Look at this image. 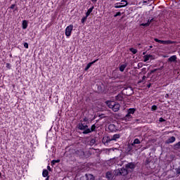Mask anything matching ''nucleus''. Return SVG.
Returning <instances> with one entry per match:
<instances>
[{
	"mask_svg": "<svg viewBox=\"0 0 180 180\" xmlns=\"http://www.w3.org/2000/svg\"><path fill=\"white\" fill-rule=\"evenodd\" d=\"M90 143L91 144H95V139H91Z\"/></svg>",
	"mask_w": 180,
	"mask_h": 180,
	"instance_id": "38",
	"label": "nucleus"
},
{
	"mask_svg": "<svg viewBox=\"0 0 180 180\" xmlns=\"http://www.w3.org/2000/svg\"><path fill=\"white\" fill-rule=\"evenodd\" d=\"M85 179L86 180H95V176H94L92 174H86Z\"/></svg>",
	"mask_w": 180,
	"mask_h": 180,
	"instance_id": "15",
	"label": "nucleus"
},
{
	"mask_svg": "<svg viewBox=\"0 0 180 180\" xmlns=\"http://www.w3.org/2000/svg\"><path fill=\"white\" fill-rule=\"evenodd\" d=\"M96 61H98V60H95L91 63H89L86 67L84 68V71H88L89 68H91V67H92V65H94V64H95V63H96Z\"/></svg>",
	"mask_w": 180,
	"mask_h": 180,
	"instance_id": "13",
	"label": "nucleus"
},
{
	"mask_svg": "<svg viewBox=\"0 0 180 180\" xmlns=\"http://www.w3.org/2000/svg\"><path fill=\"white\" fill-rule=\"evenodd\" d=\"M10 8H11V9H14L15 8V4H12Z\"/></svg>",
	"mask_w": 180,
	"mask_h": 180,
	"instance_id": "40",
	"label": "nucleus"
},
{
	"mask_svg": "<svg viewBox=\"0 0 180 180\" xmlns=\"http://www.w3.org/2000/svg\"><path fill=\"white\" fill-rule=\"evenodd\" d=\"M86 19H88V16H85L82 19V23H85L86 22Z\"/></svg>",
	"mask_w": 180,
	"mask_h": 180,
	"instance_id": "29",
	"label": "nucleus"
},
{
	"mask_svg": "<svg viewBox=\"0 0 180 180\" xmlns=\"http://www.w3.org/2000/svg\"><path fill=\"white\" fill-rule=\"evenodd\" d=\"M47 169L48 171H51V167H50V166H47Z\"/></svg>",
	"mask_w": 180,
	"mask_h": 180,
	"instance_id": "44",
	"label": "nucleus"
},
{
	"mask_svg": "<svg viewBox=\"0 0 180 180\" xmlns=\"http://www.w3.org/2000/svg\"><path fill=\"white\" fill-rule=\"evenodd\" d=\"M131 94H134V91H131V93L129 94H128L127 93L126 95L128 96H130V95H131Z\"/></svg>",
	"mask_w": 180,
	"mask_h": 180,
	"instance_id": "42",
	"label": "nucleus"
},
{
	"mask_svg": "<svg viewBox=\"0 0 180 180\" xmlns=\"http://www.w3.org/2000/svg\"><path fill=\"white\" fill-rule=\"evenodd\" d=\"M83 122H88V118H86V117L84 118Z\"/></svg>",
	"mask_w": 180,
	"mask_h": 180,
	"instance_id": "43",
	"label": "nucleus"
},
{
	"mask_svg": "<svg viewBox=\"0 0 180 180\" xmlns=\"http://www.w3.org/2000/svg\"><path fill=\"white\" fill-rule=\"evenodd\" d=\"M138 67H140V63L138 64Z\"/></svg>",
	"mask_w": 180,
	"mask_h": 180,
	"instance_id": "50",
	"label": "nucleus"
},
{
	"mask_svg": "<svg viewBox=\"0 0 180 180\" xmlns=\"http://www.w3.org/2000/svg\"><path fill=\"white\" fill-rule=\"evenodd\" d=\"M125 168L127 169H134L136 168V165L134 162H129L128 164L125 165Z\"/></svg>",
	"mask_w": 180,
	"mask_h": 180,
	"instance_id": "8",
	"label": "nucleus"
},
{
	"mask_svg": "<svg viewBox=\"0 0 180 180\" xmlns=\"http://www.w3.org/2000/svg\"><path fill=\"white\" fill-rule=\"evenodd\" d=\"M151 57H153V56H151V55H146V56H143V58H144L143 61H144V63H146V61H148V60H150V58H151Z\"/></svg>",
	"mask_w": 180,
	"mask_h": 180,
	"instance_id": "20",
	"label": "nucleus"
},
{
	"mask_svg": "<svg viewBox=\"0 0 180 180\" xmlns=\"http://www.w3.org/2000/svg\"><path fill=\"white\" fill-rule=\"evenodd\" d=\"M132 116L131 114L127 113V115L124 117L125 120H127V122H129V120H130L131 119H132Z\"/></svg>",
	"mask_w": 180,
	"mask_h": 180,
	"instance_id": "24",
	"label": "nucleus"
},
{
	"mask_svg": "<svg viewBox=\"0 0 180 180\" xmlns=\"http://www.w3.org/2000/svg\"><path fill=\"white\" fill-rule=\"evenodd\" d=\"M108 130L111 132H113V131H116L117 129L116 128V125H115L114 124H110L108 125Z\"/></svg>",
	"mask_w": 180,
	"mask_h": 180,
	"instance_id": "11",
	"label": "nucleus"
},
{
	"mask_svg": "<svg viewBox=\"0 0 180 180\" xmlns=\"http://www.w3.org/2000/svg\"><path fill=\"white\" fill-rule=\"evenodd\" d=\"M122 13L120 12H117L116 13V14L114 15V18H117V16H121Z\"/></svg>",
	"mask_w": 180,
	"mask_h": 180,
	"instance_id": "31",
	"label": "nucleus"
},
{
	"mask_svg": "<svg viewBox=\"0 0 180 180\" xmlns=\"http://www.w3.org/2000/svg\"><path fill=\"white\" fill-rule=\"evenodd\" d=\"M169 94H167L165 95V98H169Z\"/></svg>",
	"mask_w": 180,
	"mask_h": 180,
	"instance_id": "47",
	"label": "nucleus"
},
{
	"mask_svg": "<svg viewBox=\"0 0 180 180\" xmlns=\"http://www.w3.org/2000/svg\"><path fill=\"white\" fill-rule=\"evenodd\" d=\"M94 6H92L91 8H90L87 12L86 13V16H89V15H91V13H92V11H94Z\"/></svg>",
	"mask_w": 180,
	"mask_h": 180,
	"instance_id": "25",
	"label": "nucleus"
},
{
	"mask_svg": "<svg viewBox=\"0 0 180 180\" xmlns=\"http://www.w3.org/2000/svg\"><path fill=\"white\" fill-rule=\"evenodd\" d=\"M153 20H154V19L153 18H152V19H149L148 20V23H149V25H150V23H151V22H153Z\"/></svg>",
	"mask_w": 180,
	"mask_h": 180,
	"instance_id": "39",
	"label": "nucleus"
},
{
	"mask_svg": "<svg viewBox=\"0 0 180 180\" xmlns=\"http://www.w3.org/2000/svg\"><path fill=\"white\" fill-rule=\"evenodd\" d=\"M155 41H156L157 43H160V44H173L174 41H170V40H167V41H162V40H160L157 38L154 39Z\"/></svg>",
	"mask_w": 180,
	"mask_h": 180,
	"instance_id": "6",
	"label": "nucleus"
},
{
	"mask_svg": "<svg viewBox=\"0 0 180 180\" xmlns=\"http://www.w3.org/2000/svg\"><path fill=\"white\" fill-rule=\"evenodd\" d=\"M127 1L126 0H122L121 3H117L116 5H121L122 8H124V6H127Z\"/></svg>",
	"mask_w": 180,
	"mask_h": 180,
	"instance_id": "14",
	"label": "nucleus"
},
{
	"mask_svg": "<svg viewBox=\"0 0 180 180\" xmlns=\"http://www.w3.org/2000/svg\"><path fill=\"white\" fill-rule=\"evenodd\" d=\"M135 112H136V109L135 108H129L128 110V114L129 115H134Z\"/></svg>",
	"mask_w": 180,
	"mask_h": 180,
	"instance_id": "21",
	"label": "nucleus"
},
{
	"mask_svg": "<svg viewBox=\"0 0 180 180\" xmlns=\"http://www.w3.org/2000/svg\"><path fill=\"white\" fill-rule=\"evenodd\" d=\"M107 106H108L110 109H112L113 112H119V109H120V104L113 101H107Z\"/></svg>",
	"mask_w": 180,
	"mask_h": 180,
	"instance_id": "1",
	"label": "nucleus"
},
{
	"mask_svg": "<svg viewBox=\"0 0 180 180\" xmlns=\"http://www.w3.org/2000/svg\"><path fill=\"white\" fill-rule=\"evenodd\" d=\"M60 162V160H53L51 161V165H54L55 164H57Z\"/></svg>",
	"mask_w": 180,
	"mask_h": 180,
	"instance_id": "28",
	"label": "nucleus"
},
{
	"mask_svg": "<svg viewBox=\"0 0 180 180\" xmlns=\"http://www.w3.org/2000/svg\"><path fill=\"white\" fill-rule=\"evenodd\" d=\"M156 71H158V69H154L150 70V74H154V72H155Z\"/></svg>",
	"mask_w": 180,
	"mask_h": 180,
	"instance_id": "36",
	"label": "nucleus"
},
{
	"mask_svg": "<svg viewBox=\"0 0 180 180\" xmlns=\"http://www.w3.org/2000/svg\"><path fill=\"white\" fill-rule=\"evenodd\" d=\"M138 67H140V63L138 64Z\"/></svg>",
	"mask_w": 180,
	"mask_h": 180,
	"instance_id": "51",
	"label": "nucleus"
},
{
	"mask_svg": "<svg viewBox=\"0 0 180 180\" xmlns=\"http://www.w3.org/2000/svg\"><path fill=\"white\" fill-rule=\"evenodd\" d=\"M123 99H124V95H123V94H120L115 96L116 101H122Z\"/></svg>",
	"mask_w": 180,
	"mask_h": 180,
	"instance_id": "12",
	"label": "nucleus"
},
{
	"mask_svg": "<svg viewBox=\"0 0 180 180\" xmlns=\"http://www.w3.org/2000/svg\"><path fill=\"white\" fill-rule=\"evenodd\" d=\"M118 172L120 175H122V176H126V175L129 174V171H127V168H121L118 169Z\"/></svg>",
	"mask_w": 180,
	"mask_h": 180,
	"instance_id": "7",
	"label": "nucleus"
},
{
	"mask_svg": "<svg viewBox=\"0 0 180 180\" xmlns=\"http://www.w3.org/2000/svg\"><path fill=\"white\" fill-rule=\"evenodd\" d=\"M151 110H157V105H152Z\"/></svg>",
	"mask_w": 180,
	"mask_h": 180,
	"instance_id": "32",
	"label": "nucleus"
},
{
	"mask_svg": "<svg viewBox=\"0 0 180 180\" xmlns=\"http://www.w3.org/2000/svg\"><path fill=\"white\" fill-rule=\"evenodd\" d=\"M1 176H2V173H1V172H0V178H1Z\"/></svg>",
	"mask_w": 180,
	"mask_h": 180,
	"instance_id": "49",
	"label": "nucleus"
},
{
	"mask_svg": "<svg viewBox=\"0 0 180 180\" xmlns=\"http://www.w3.org/2000/svg\"><path fill=\"white\" fill-rule=\"evenodd\" d=\"M78 129H79V130H84V131H85V130H86V129H88V125H86L82 122L79 123Z\"/></svg>",
	"mask_w": 180,
	"mask_h": 180,
	"instance_id": "9",
	"label": "nucleus"
},
{
	"mask_svg": "<svg viewBox=\"0 0 180 180\" xmlns=\"http://www.w3.org/2000/svg\"><path fill=\"white\" fill-rule=\"evenodd\" d=\"M24 47H25V49H29V44H27V42H25V43H24Z\"/></svg>",
	"mask_w": 180,
	"mask_h": 180,
	"instance_id": "35",
	"label": "nucleus"
},
{
	"mask_svg": "<svg viewBox=\"0 0 180 180\" xmlns=\"http://www.w3.org/2000/svg\"><path fill=\"white\" fill-rule=\"evenodd\" d=\"M174 150H180V141L174 145Z\"/></svg>",
	"mask_w": 180,
	"mask_h": 180,
	"instance_id": "22",
	"label": "nucleus"
},
{
	"mask_svg": "<svg viewBox=\"0 0 180 180\" xmlns=\"http://www.w3.org/2000/svg\"><path fill=\"white\" fill-rule=\"evenodd\" d=\"M22 29H27V21L26 20H24L22 21Z\"/></svg>",
	"mask_w": 180,
	"mask_h": 180,
	"instance_id": "23",
	"label": "nucleus"
},
{
	"mask_svg": "<svg viewBox=\"0 0 180 180\" xmlns=\"http://www.w3.org/2000/svg\"><path fill=\"white\" fill-rule=\"evenodd\" d=\"M6 68H11V64L6 63Z\"/></svg>",
	"mask_w": 180,
	"mask_h": 180,
	"instance_id": "41",
	"label": "nucleus"
},
{
	"mask_svg": "<svg viewBox=\"0 0 180 180\" xmlns=\"http://www.w3.org/2000/svg\"><path fill=\"white\" fill-rule=\"evenodd\" d=\"M169 63H175L176 61V56H172L168 58Z\"/></svg>",
	"mask_w": 180,
	"mask_h": 180,
	"instance_id": "16",
	"label": "nucleus"
},
{
	"mask_svg": "<svg viewBox=\"0 0 180 180\" xmlns=\"http://www.w3.org/2000/svg\"><path fill=\"white\" fill-rule=\"evenodd\" d=\"M74 27V25H70L68 26L65 29V35L67 37H70L71 36V32H72V29Z\"/></svg>",
	"mask_w": 180,
	"mask_h": 180,
	"instance_id": "5",
	"label": "nucleus"
},
{
	"mask_svg": "<svg viewBox=\"0 0 180 180\" xmlns=\"http://www.w3.org/2000/svg\"><path fill=\"white\" fill-rule=\"evenodd\" d=\"M96 124H94L91 125V129L87 128L86 129L83 131L82 134H89V133L96 131Z\"/></svg>",
	"mask_w": 180,
	"mask_h": 180,
	"instance_id": "4",
	"label": "nucleus"
},
{
	"mask_svg": "<svg viewBox=\"0 0 180 180\" xmlns=\"http://www.w3.org/2000/svg\"><path fill=\"white\" fill-rule=\"evenodd\" d=\"M143 4H147V1H143Z\"/></svg>",
	"mask_w": 180,
	"mask_h": 180,
	"instance_id": "48",
	"label": "nucleus"
},
{
	"mask_svg": "<svg viewBox=\"0 0 180 180\" xmlns=\"http://www.w3.org/2000/svg\"><path fill=\"white\" fill-rule=\"evenodd\" d=\"M129 51L133 53V54H136L137 53V49H134V48H131L129 49Z\"/></svg>",
	"mask_w": 180,
	"mask_h": 180,
	"instance_id": "27",
	"label": "nucleus"
},
{
	"mask_svg": "<svg viewBox=\"0 0 180 180\" xmlns=\"http://www.w3.org/2000/svg\"><path fill=\"white\" fill-rule=\"evenodd\" d=\"M115 8L116 9H119V8H122V5H120H120L117 4V5L115 6Z\"/></svg>",
	"mask_w": 180,
	"mask_h": 180,
	"instance_id": "34",
	"label": "nucleus"
},
{
	"mask_svg": "<svg viewBox=\"0 0 180 180\" xmlns=\"http://www.w3.org/2000/svg\"><path fill=\"white\" fill-rule=\"evenodd\" d=\"M126 67H127V64L122 65L120 67V71H121V72H123V71H124V69L126 68Z\"/></svg>",
	"mask_w": 180,
	"mask_h": 180,
	"instance_id": "26",
	"label": "nucleus"
},
{
	"mask_svg": "<svg viewBox=\"0 0 180 180\" xmlns=\"http://www.w3.org/2000/svg\"><path fill=\"white\" fill-rule=\"evenodd\" d=\"M42 176L44 178H47V176H49V170L44 169L43 172H42Z\"/></svg>",
	"mask_w": 180,
	"mask_h": 180,
	"instance_id": "18",
	"label": "nucleus"
},
{
	"mask_svg": "<svg viewBox=\"0 0 180 180\" xmlns=\"http://www.w3.org/2000/svg\"><path fill=\"white\" fill-rule=\"evenodd\" d=\"M141 26H145V27H147V26H150V22L142 23Z\"/></svg>",
	"mask_w": 180,
	"mask_h": 180,
	"instance_id": "30",
	"label": "nucleus"
},
{
	"mask_svg": "<svg viewBox=\"0 0 180 180\" xmlns=\"http://www.w3.org/2000/svg\"><path fill=\"white\" fill-rule=\"evenodd\" d=\"M49 179H50V176H46V180H49Z\"/></svg>",
	"mask_w": 180,
	"mask_h": 180,
	"instance_id": "46",
	"label": "nucleus"
},
{
	"mask_svg": "<svg viewBox=\"0 0 180 180\" xmlns=\"http://www.w3.org/2000/svg\"><path fill=\"white\" fill-rule=\"evenodd\" d=\"M77 154L80 157V158H88L92 155L90 151H84L82 150H77Z\"/></svg>",
	"mask_w": 180,
	"mask_h": 180,
	"instance_id": "3",
	"label": "nucleus"
},
{
	"mask_svg": "<svg viewBox=\"0 0 180 180\" xmlns=\"http://www.w3.org/2000/svg\"><path fill=\"white\" fill-rule=\"evenodd\" d=\"M98 0H91V2H94V4L97 2Z\"/></svg>",
	"mask_w": 180,
	"mask_h": 180,
	"instance_id": "45",
	"label": "nucleus"
},
{
	"mask_svg": "<svg viewBox=\"0 0 180 180\" xmlns=\"http://www.w3.org/2000/svg\"><path fill=\"white\" fill-rule=\"evenodd\" d=\"M141 141H140V139H135L134 140V142L131 143V146H136V144H141Z\"/></svg>",
	"mask_w": 180,
	"mask_h": 180,
	"instance_id": "19",
	"label": "nucleus"
},
{
	"mask_svg": "<svg viewBox=\"0 0 180 180\" xmlns=\"http://www.w3.org/2000/svg\"><path fill=\"white\" fill-rule=\"evenodd\" d=\"M159 122H160V123H162V122H165V119H164L162 117H160L159 118Z\"/></svg>",
	"mask_w": 180,
	"mask_h": 180,
	"instance_id": "33",
	"label": "nucleus"
},
{
	"mask_svg": "<svg viewBox=\"0 0 180 180\" xmlns=\"http://www.w3.org/2000/svg\"><path fill=\"white\" fill-rule=\"evenodd\" d=\"M175 140H176V139L175 138V136H171L170 138H169V139L165 141V143H166V144H172V143H175Z\"/></svg>",
	"mask_w": 180,
	"mask_h": 180,
	"instance_id": "10",
	"label": "nucleus"
},
{
	"mask_svg": "<svg viewBox=\"0 0 180 180\" xmlns=\"http://www.w3.org/2000/svg\"><path fill=\"white\" fill-rule=\"evenodd\" d=\"M176 173L177 175H180V168H178L176 170Z\"/></svg>",
	"mask_w": 180,
	"mask_h": 180,
	"instance_id": "37",
	"label": "nucleus"
},
{
	"mask_svg": "<svg viewBox=\"0 0 180 180\" xmlns=\"http://www.w3.org/2000/svg\"><path fill=\"white\" fill-rule=\"evenodd\" d=\"M118 139H120V134H115L111 138L109 136L103 138V143L105 144V146H108L110 141H116Z\"/></svg>",
	"mask_w": 180,
	"mask_h": 180,
	"instance_id": "2",
	"label": "nucleus"
},
{
	"mask_svg": "<svg viewBox=\"0 0 180 180\" xmlns=\"http://www.w3.org/2000/svg\"><path fill=\"white\" fill-rule=\"evenodd\" d=\"M150 84H149V85L148 86V88H150Z\"/></svg>",
	"mask_w": 180,
	"mask_h": 180,
	"instance_id": "52",
	"label": "nucleus"
},
{
	"mask_svg": "<svg viewBox=\"0 0 180 180\" xmlns=\"http://www.w3.org/2000/svg\"><path fill=\"white\" fill-rule=\"evenodd\" d=\"M106 178H107V179H112V178H113V174L111 173V172H106Z\"/></svg>",
	"mask_w": 180,
	"mask_h": 180,
	"instance_id": "17",
	"label": "nucleus"
}]
</instances>
